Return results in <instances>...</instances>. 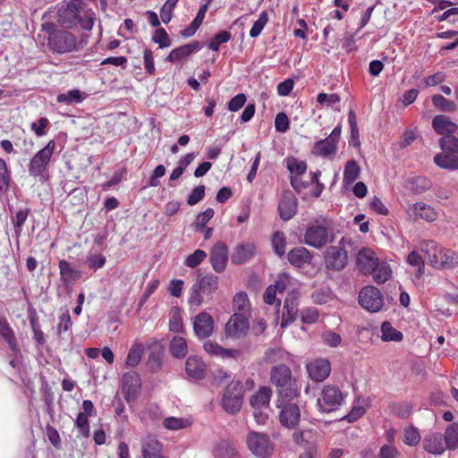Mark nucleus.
<instances>
[{
  "label": "nucleus",
  "instance_id": "nucleus-1",
  "mask_svg": "<svg viewBox=\"0 0 458 458\" xmlns=\"http://www.w3.org/2000/svg\"><path fill=\"white\" fill-rule=\"evenodd\" d=\"M95 21V13L82 0H71L59 12V25L73 29L80 25L85 30H91Z\"/></svg>",
  "mask_w": 458,
  "mask_h": 458
},
{
  "label": "nucleus",
  "instance_id": "nucleus-2",
  "mask_svg": "<svg viewBox=\"0 0 458 458\" xmlns=\"http://www.w3.org/2000/svg\"><path fill=\"white\" fill-rule=\"evenodd\" d=\"M269 376L270 382L276 388L277 403L292 402L300 394L297 380L287 365L279 364L272 367Z\"/></svg>",
  "mask_w": 458,
  "mask_h": 458
},
{
  "label": "nucleus",
  "instance_id": "nucleus-3",
  "mask_svg": "<svg viewBox=\"0 0 458 458\" xmlns=\"http://www.w3.org/2000/svg\"><path fill=\"white\" fill-rule=\"evenodd\" d=\"M244 387L241 381H231L223 390L221 406L228 414H236L243 403Z\"/></svg>",
  "mask_w": 458,
  "mask_h": 458
},
{
  "label": "nucleus",
  "instance_id": "nucleus-4",
  "mask_svg": "<svg viewBox=\"0 0 458 458\" xmlns=\"http://www.w3.org/2000/svg\"><path fill=\"white\" fill-rule=\"evenodd\" d=\"M346 396L347 394H344L339 386L330 384L326 385L318 398V407L323 412L335 411L344 404Z\"/></svg>",
  "mask_w": 458,
  "mask_h": 458
},
{
  "label": "nucleus",
  "instance_id": "nucleus-5",
  "mask_svg": "<svg viewBox=\"0 0 458 458\" xmlns=\"http://www.w3.org/2000/svg\"><path fill=\"white\" fill-rule=\"evenodd\" d=\"M325 267L327 270L342 271L348 263V253L344 247L329 246L323 253Z\"/></svg>",
  "mask_w": 458,
  "mask_h": 458
},
{
  "label": "nucleus",
  "instance_id": "nucleus-6",
  "mask_svg": "<svg viewBox=\"0 0 458 458\" xmlns=\"http://www.w3.org/2000/svg\"><path fill=\"white\" fill-rule=\"evenodd\" d=\"M359 303L369 312L379 311L384 305L382 293L375 286H365L359 293Z\"/></svg>",
  "mask_w": 458,
  "mask_h": 458
},
{
  "label": "nucleus",
  "instance_id": "nucleus-7",
  "mask_svg": "<svg viewBox=\"0 0 458 458\" xmlns=\"http://www.w3.org/2000/svg\"><path fill=\"white\" fill-rule=\"evenodd\" d=\"M246 443L250 451L258 457L264 458L272 450L270 439L264 433L250 431L246 437Z\"/></svg>",
  "mask_w": 458,
  "mask_h": 458
},
{
  "label": "nucleus",
  "instance_id": "nucleus-8",
  "mask_svg": "<svg viewBox=\"0 0 458 458\" xmlns=\"http://www.w3.org/2000/svg\"><path fill=\"white\" fill-rule=\"evenodd\" d=\"M55 142L51 140L32 157L29 165V173L36 177L42 175L55 149Z\"/></svg>",
  "mask_w": 458,
  "mask_h": 458
},
{
  "label": "nucleus",
  "instance_id": "nucleus-9",
  "mask_svg": "<svg viewBox=\"0 0 458 458\" xmlns=\"http://www.w3.org/2000/svg\"><path fill=\"white\" fill-rule=\"evenodd\" d=\"M140 389L141 379L137 372L130 371L123 376L121 390L128 403L133 402L138 398Z\"/></svg>",
  "mask_w": 458,
  "mask_h": 458
},
{
  "label": "nucleus",
  "instance_id": "nucleus-10",
  "mask_svg": "<svg viewBox=\"0 0 458 458\" xmlns=\"http://www.w3.org/2000/svg\"><path fill=\"white\" fill-rule=\"evenodd\" d=\"M250 329V323L247 316L233 314L225 324V333L226 337L240 339L246 335Z\"/></svg>",
  "mask_w": 458,
  "mask_h": 458
},
{
  "label": "nucleus",
  "instance_id": "nucleus-11",
  "mask_svg": "<svg viewBox=\"0 0 458 458\" xmlns=\"http://www.w3.org/2000/svg\"><path fill=\"white\" fill-rule=\"evenodd\" d=\"M277 407L281 408L279 420L283 426L288 428H294L300 422L301 411L296 403H277Z\"/></svg>",
  "mask_w": 458,
  "mask_h": 458
},
{
  "label": "nucleus",
  "instance_id": "nucleus-12",
  "mask_svg": "<svg viewBox=\"0 0 458 458\" xmlns=\"http://www.w3.org/2000/svg\"><path fill=\"white\" fill-rule=\"evenodd\" d=\"M299 312V298L297 293L292 292L287 294L283 306L281 327L285 328L297 318Z\"/></svg>",
  "mask_w": 458,
  "mask_h": 458
},
{
  "label": "nucleus",
  "instance_id": "nucleus-13",
  "mask_svg": "<svg viewBox=\"0 0 458 458\" xmlns=\"http://www.w3.org/2000/svg\"><path fill=\"white\" fill-rule=\"evenodd\" d=\"M192 326L195 335L205 339L213 334L215 322L209 313L202 311L193 318Z\"/></svg>",
  "mask_w": 458,
  "mask_h": 458
},
{
  "label": "nucleus",
  "instance_id": "nucleus-14",
  "mask_svg": "<svg viewBox=\"0 0 458 458\" xmlns=\"http://www.w3.org/2000/svg\"><path fill=\"white\" fill-rule=\"evenodd\" d=\"M406 213L408 216L413 220H425L427 222H434L438 217L437 211L431 206L424 202H416L410 206Z\"/></svg>",
  "mask_w": 458,
  "mask_h": 458
},
{
  "label": "nucleus",
  "instance_id": "nucleus-15",
  "mask_svg": "<svg viewBox=\"0 0 458 458\" xmlns=\"http://www.w3.org/2000/svg\"><path fill=\"white\" fill-rule=\"evenodd\" d=\"M140 453L142 458H167L163 453V444L152 435L141 438Z\"/></svg>",
  "mask_w": 458,
  "mask_h": 458
},
{
  "label": "nucleus",
  "instance_id": "nucleus-16",
  "mask_svg": "<svg viewBox=\"0 0 458 458\" xmlns=\"http://www.w3.org/2000/svg\"><path fill=\"white\" fill-rule=\"evenodd\" d=\"M327 240L328 231L323 225H311L307 228L304 234V242L316 249L324 247Z\"/></svg>",
  "mask_w": 458,
  "mask_h": 458
},
{
  "label": "nucleus",
  "instance_id": "nucleus-17",
  "mask_svg": "<svg viewBox=\"0 0 458 458\" xmlns=\"http://www.w3.org/2000/svg\"><path fill=\"white\" fill-rule=\"evenodd\" d=\"M209 261L217 273L225 271L228 261V248L225 242H216L210 250Z\"/></svg>",
  "mask_w": 458,
  "mask_h": 458
},
{
  "label": "nucleus",
  "instance_id": "nucleus-18",
  "mask_svg": "<svg viewBox=\"0 0 458 458\" xmlns=\"http://www.w3.org/2000/svg\"><path fill=\"white\" fill-rule=\"evenodd\" d=\"M306 369L313 381L322 382L329 377L331 364L327 359H317L308 363Z\"/></svg>",
  "mask_w": 458,
  "mask_h": 458
},
{
  "label": "nucleus",
  "instance_id": "nucleus-19",
  "mask_svg": "<svg viewBox=\"0 0 458 458\" xmlns=\"http://www.w3.org/2000/svg\"><path fill=\"white\" fill-rule=\"evenodd\" d=\"M377 263L378 259L373 250L364 248L359 251L357 266L363 274L373 273L375 268H377Z\"/></svg>",
  "mask_w": 458,
  "mask_h": 458
},
{
  "label": "nucleus",
  "instance_id": "nucleus-20",
  "mask_svg": "<svg viewBox=\"0 0 458 458\" xmlns=\"http://www.w3.org/2000/svg\"><path fill=\"white\" fill-rule=\"evenodd\" d=\"M280 217L288 221L293 218L297 212V199L292 192H285L278 204Z\"/></svg>",
  "mask_w": 458,
  "mask_h": 458
},
{
  "label": "nucleus",
  "instance_id": "nucleus-21",
  "mask_svg": "<svg viewBox=\"0 0 458 458\" xmlns=\"http://www.w3.org/2000/svg\"><path fill=\"white\" fill-rule=\"evenodd\" d=\"M432 127L438 134L444 136L453 135L458 130V125L449 116L437 114L432 119Z\"/></svg>",
  "mask_w": 458,
  "mask_h": 458
},
{
  "label": "nucleus",
  "instance_id": "nucleus-22",
  "mask_svg": "<svg viewBox=\"0 0 458 458\" xmlns=\"http://www.w3.org/2000/svg\"><path fill=\"white\" fill-rule=\"evenodd\" d=\"M311 252L305 247H295L287 253V259L289 263L298 268L304 267L309 265L312 260Z\"/></svg>",
  "mask_w": 458,
  "mask_h": 458
},
{
  "label": "nucleus",
  "instance_id": "nucleus-23",
  "mask_svg": "<svg viewBox=\"0 0 458 458\" xmlns=\"http://www.w3.org/2000/svg\"><path fill=\"white\" fill-rule=\"evenodd\" d=\"M338 150V145L328 137L316 141L311 148V154L315 157L327 158L334 157Z\"/></svg>",
  "mask_w": 458,
  "mask_h": 458
},
{
  "label": "nucleus",
  "instance_id": "nucleus-24",
  "mask_svg": "<svg viewBox=\"0 0 458 458\" xmlns=\"http://www.w3.org/2000/svg\"><path fill=\"white\" fill-rule=\"evenodd\" d=\"M199 47V41H193L179 47L173 49L165 57V61L170 63H178L185 60L192 53L197 51Z\"/></svg>",
  "mask_w": 458,
  "mask_h": 458
},
{
  "label": "nucleus",
  "instance_id": "nucleus-25",
  "mask_svg": "<svg viewBox=\"0 0 458 458\" xmlns=\"http://www.w3.org/2000/svg\"><path fill=\"white\" fill-rule=\"evenodd\" d=\"M148 348L150 350V352L147 365L151 372H157L162 367L164 348L157 340H154L151 344L148 345Z\"/></svg>",
  "mask_w": 458,
  "mask_h": 458
},
{
  "label": "nucleus",
  "instance_id": "nucleus-26",
  "mask_svg": "<svg viewBox=\"0 0 458 458\" xmlns=\"http://www.w3.org/2000/svg\"><path fill=\"white\" fill-rule=\"evenodd\" d=\"M256 252V245L253 242H243L235 247L232 255L233 264H243L250 260Z\"/></svg>",
  "mask_w": 458,
  "mask_h": 458
},
{
  "label": "nucleus",
  "instance_id": "nucleus-27",
  "mask_svg": "<svg viewBox=\"0 0 458 458\" xmlns=\"http://www.w3.org/2000/svg\"><path fill=\"white\" fill-rule=\"evenodd\" d=\"M186 374L194 379H202L206 375V365L198 356H190L185 362Z\"/></svg>",
  "mask_w": 458,
  "mask_h": 458
},
{
  "label": "nucleus",
  "instance_id": "nucleus-28",
  "mask_svg": "<svg viewBox=\"0 0 458 458\" xmlns=\"http://www.w3.org/2000/svg\"><path fill=\"white\" fill-rule=\"evenodd\" d=\"M422 445L425 451L432 454H442L447 449L439 433L427 435L422 441Z\"/></svg>",
  "mask_w": 458,
  "mask_h": 458
},
{
  "label": "nucleus",
  "instance_id": "nucleus-29",
  "mask_svg": "<svg viewBox=\"0 0 458 458\" xmlns=\"http://www.w3.org/2000/svg\"><path fill=\"white\" fill-rule=\"evenodd\" d=\"M204 350L211 356H216L223 359H237L240 355V351L236 349H227L219 345L213 341H207L204 344Z\"/></svg>",
  "mask_w": 458,
  "mask_h": 458
},
{
  "label": "nucleus",
  "instance_id": "nucleus-30",
  "mask_svg": "<svg viewBox=\"0 0 458 458\" xmlns=\"http://www.w3.org/2000/svg\"><path fill=\"white\" fill-rule=\"evenodd\" d=\"M420 249L427 255L429 264L436 268L443 248L433 240H423L420 242Z\"/></svg>",
  "mask_w": 458,
  "mask_h": 458
},
{
  "label": "nucleus",
  "instance_id": "nucleus-31",
  "mask_svg": "<svg viewBox=\"0 0 458 458\" xmlns=\"http://www.w3.org/2000/svg\"><path fill=\"white\" fill-rule=\"evenodd\" d=\"M79 50L77 38L70 31L59 30V54Z\"/></svg>",
  "mask_w": 458,
  "mask_h": 458
},
{
  "label": "nucleus",
  "instance_id": "nucleus-32",
  "mask_svg": "<svg viewBox=\"0 0 458 458\" xmlns=\"http://www.w3.org/2000/svg\"><path fill=\"white\" fill-rule=\"evenodd\" d=\"M432 186L431 181L425 176L410 177L405 182V187L415 194H421Z\"/></svg>",
  "mask_w": 458,
  "mask_h": 458
},
{
  "label": "nucleus",
  "instance_id": "nucleus-33",
  "mask_svg": "<svg viewBox=\"0 0 458 458\" xmlns=\"http://www.w3.org/2000/svg\"><path fill=\"white\" fill-rule=\"evenodd\" d=\"M434 163L442 169L458 170V157L450 153H438L434 157Z\"/></svg>",
  "mask_w": 458,
  "mask_h": 458
},
{
  "label": "nucleus",
  "instance_id": "nucleus-34",
  "mask_svg": "<svg viewBox=\"0 0 458 458\" xmlns=\"http://www.w3.org/2000/svg\"><path fill=\"white\" fill-rule=\"evenodd\" d=\"M272 395V390L268 386H261L259 390L251 396L250 404L258 410L268 406Z\"/></svg>",
  "mask_w": 458,
  "mask_h": 458
},
{
  "label": "nucleus",
  "instance_id": "nucleus-35",
  "mask_svg": "<svg viewBox=\"0 0 458 458\" xmlns=\"http://www.w3.org/2000/svg\"><path fill=\"white\" fill-rule=\"evenodd\" d=\"M169 351L173 357L183 359L188 353L187 341L182 336H174L170 341Z\"/></svg>",
  "mask_w": 458,
  "mask_h": 458
},
{
  "label": "nucleus",
  "instance_id": "nucleus-36",
  "mask_svg": "<svg viewBox=\"0 0 458 458\" xmlns=\"http://www.w3.org/2000/svg\"><path fill=\"white\" fill-rule=\"evenodd\" d=\"M360 167L355 160H349L345 164L343 182L345 186L352 184L360 176Z\"/></svg>",
  "mask_w": 458,
  "mask_h": 458
},
{
  "label": "nucleus",
  "instance_id": "nucleus-37",
  "mask_svg": "<svg viewBox=\"0 0 458 458\" xmlns=\"http://www.w3.org/2000/svg\"><path fill=\"white\" fill-rule=\"evenodd\" d=\"M169 330L174 333L184 334L185 328L182 322L181 309L172 307L169 312Z\"/></svg>",
  "mask_w": 458,
  "mask_h": 458
},
{
  "label": "nucleus",
  "instance_id": "nucleus-38",
  "mask_svg": "<svg viewBox=\"0 0 458 458\" xmlns=\"http://www.w3.org/2000/svg\"><path fill=\"white\" fill-rule=\"evenodd\" d=\"M195 285L201 290L203 294L210 295L218 287V277L216 276L208 274L202 276Z\"/></svg>",
  "mask_w": 458,
  "mask_h": 458
},
{
  "label": "nucleus",
  "instance_id": "nucleus-39",
  "mask_svg": "<svg viewBox=\"0 0 458 458\" xmlns=\"http://www.w3.org/2000/svg\"><path fill=\"white\" fill-rule=\"evenodd\" d=\"M439 258V264L436 268H454L458 266V254L451 250L442 249Z\"/></svg>",
  "mask_w": 458,
  "mask_h": 458
},
{
  "label": "nucleus",
  "instance_id": "nucleus-40",
  "mask_svg": "<svg viewBox=\"0 0 458 458\" xmlns=\"http://www.w3.org/2000/svg\"><path fill=\"white\" fill-rule=\"evenodd\" d=\"M233 308L235 311L234 314H241L247 316L250 310V303L248 295L244 292H240L235 294L233 300Z\"/></svg>",
  "mask_w": 458,
  "mask_h": 458
},
{
  "label": "nucleus",
  "instance_id": "nucleus-41",
  "mask_svg": "<svg viewBox=\"0 0 458 458\" xmlns=\"http://www.w3.org/2000/svg\"><path fill=\"white\" fill-rule=\"evenodd\" d=\"M0 335L12 351H17V342L14 333L7 320L3 318H0Z\"/></svg>",
  "mask_w": 458,
  "mask_h": 458
},
{
  "label": "nucleus",
  "instance_id": "nucleus-42",
  "mask_svg": "<svg viewBox=\"0 0 458 458\" xmlns=\"http://www.w3.org/2000/svg\"><path fill=\"white\" fill-rule=\"evenodd\" d=\"M145 347L142 344L135 342L131 347L125 360V363L129 367H136L141 360Z\"/></svg>",
  "mask_w": 458,
  "mask_h": 458
},
{
  "label": "nucleus",
  "instance_id": "nucleus-43",
  "mask_svg": "<svg viewBox=\"0 0 458 458\" xmlns=\"http://www.w3.org/2000/svg\"><path fill=\"white\" fill-rule=\"evenodd\" d=\"M381 339L384 342H400L403 338V335L401 331L393 327L392 324L388 321H384L381 325Z\"/></svg>",
  "mask_w": 458,
  "mask_h": 458
},
{
  "label": "nucleus",
  "instance_id": "nucleus-44",
  "mask_svg": "<svg viewBox=\"0 0 458 458\" xmlns=\"http://www.w3.org/2000/svg\"><path fill=\"white\" fill-rule=\"evenodd\" d=\"M12 182V171L6 162L0 157V194L9 191Z\"/></svg>",
  "mask_w": 458,
  "mask_h": 458
},
{
  "label": "nucleus",
  "instance_id": "nucleus-45",
  "mask_svg": "<svg viewBox=\"0 0 458 458\" xmlns=\"http://www.w3.org/2000/svg\"><path fill=\"white\" fill-rule=\"evenodd\" d=\"M445 444L448 450L458 448V423L450 424L445 432Z\"/></svg>",
  "mask_w": 458,
  "mask_h": 458
},
{
  "label": "nucleus",
  "instance_id": "nucleus-46",
  "mask_svg": "<svg viewBox=\"0 0 458 458\" xmlns=\"http://www.w3.org/2000/svg\"><path fill=\"white\" fill-rule=\"evenodd\" d=\"M370 274L376 283L384 284L391 277L392 269L386 263H377V268Z\"/></svg>",
  "mask_w": 458,
  "mask_h": 458
},
{
  "label": "nucleus",
  "instance_id": "nucleus-47",
  "mask_svg": "<svg viewBox=\"0 0 458 458\" xmlns=\"http://www.w3.org/2000/svg\"><path fill=\"white\" fill-rule=\"evenodd\" d=\"M439 146L444 152L458 157V138L454 134L440 138Z\"/></svg>",
  "mask_w": 458,
  "mask_h": 458
},
{
  "label": "nucleus",
  "instance_id": "nucleus-48",
  "mask_svg": "<svg viewBox=\"0 0 458 458\" xmlns=\"http://www.w3.org/2000/svg\"><path fill=\"white\" fill-rule=\"evenodd\" d=\"M432 104L433 106L443 112H454L457 109L456 104L445 98L442 95H434L432 97Z\"/></svg>",
  "mask_w": 458,
  "mask_h": 458
},
{
  "label": "nucleus",
  "instance_id": "nucleus-49",
  "mask_svg": "<svg viewBox=\"0 0 458 458\" xmlns=\"http://www.w3.org/2000/svg\"><path fill=\"white\" fill-rule=\"evenodd\" d=\"M406 261L410 266L417 267L415 273L417 278H420L424 275V260L416 250H412L408 254Z\"/></svg>",
  "mask_w": 458,
  "mask_h": 458
},
{
  "label": "nucleus",
  "instance_id": "nucleus-50",
  "mask_svg": "<svg viewBox=\"0 0 458 458\" xmlns=\"http://www.w3.org/2000/svg\"><path fill=\"white\" fill-rule=\"evenodd\" d=\"M273 250L276 255L282 257L286 250V238L283 232H276L271 239Z\"/></svg>",
  "mask_w": 458,
  "mask_h": 458
},
{
  "label": "nucleus",
  "instance_id": "nucleus-51",
  "mask_svg": "<svg viewBox=\"0 0 458 458\" xmlns=\"http://www.w3.org/2000/svg\"><path fill=\"white\" fill-rule=\"evenodd\" d=\"M214 209L211 208H208L205 211L199 213L195 222L193 223V227L196 232H202L208 222L214 216Z\"/></svg>",
  "mask_w": 458,
  "mask_h": 458
},
{
  "label": "nucleus",
  "instance_id": "nucleus-52",
  "mask_svg": "<svg viewBox=\"0 0 458 458\" xmlns=\"http://www.w3.org/2000/svg\"><path fill=\"white\" fill-rule=\"evenodd\" d=\"M287 168L291 174H294V176L299 177L306 172L307 164L305 161H300L295 157H290L287 159Z\"/></svg>",
  "mask_w": 458,
  "mask_h": 458
},
{
  "label": "nucleus",
  "instance_id": "nucleus-53",
  "mask_svg": "<svg viewBox=\"0 0 458 458\" xmlns=\"http://www.w3.org/2000/svg\"><path fill=\"white\" fill-rule=\"evenodd\" d=\"M189 425V420L182 418L169 417L163 420V426L171 430L185 428Z\"/></svg>",
  "mask_w": 458,
  "mask_h": 458
},
{
  "label": "nucleus",
  "instance_id": "nucleus-54",
  "mask_svg": "<svg viewBox=\"0 0 458 458\" xmlns=\"http://www.w3.org/2000/svg\"><path fill=\"white\" fill-rule=\"evenodd\" d=\"M215 455L216 458H222L223 456L233 458L235 450L228 442L221 441L215 448Z\"/></svg>",
  "mask_w": 458,
  "mask_h": 458
},
{
  "label": "nucleus",
  "instance_id": "nucleus-55",
  "mask_svg": "<svg viewBox=\"0 0 458 458\" xmlns=\"http://www.w3.org/2000/svg\"><path fill=\"white\" fill-rule=\"evenodd\" d=\"M268 21V16L267 12L263 11L259 13L258 20L254 22L252 25L250 30V38H257L259 36L261 31L263 30L264 27Z\"/></svg>",
  "mask_w": 458,
  "mask_h": 458
},
{
  "label": "nucleus",
  "instance_id": "nucleus-56",
  "mask_svg": "<svg viewBox=\"0 0 458 458\" xmlns=\"http://www.w3.org/2000/svg\"><path fill=\"white\" fill-rule=\"evenodd\" d=\"M206 258V251L198 249L185 259L184 265L188 267L194 268L199 266Z\"/></svg>",
  "mask_w": 458,
  "mask_h": 458
},
{
  "label": "nucleus",
  "instance_id": "nucleus-57",
  "mask_svg": "<svg viewBox=\"0 0 458 458\" xmlns=\"http://www.w3.org/2000/svg\"><path fill=\"white\" fill-rule=\"evenodd\" d=\"M43 30L47 35L48 46L55 52L57 50V41L55 34V25L53 22H46L42 24Z\"/></svg>",
  "mask_w": 458,
  "mask_h": 458
},
{
  "label": "nucleus",
  "instance_id": "nucleus-58",
  "mask_svg": "<svg viewBox=\"0 0 458 458\" xmlns=\"http://www.w3.org/2000/svg\"><path fill=\"white\" fill-rule=\"evenodd\" d=\"M188 302L191 309H197L204 302L203 293L195 284H193L191 289Z\"/></svg>",
  "mask_w": 458,
  "mask_h": 458
},
{
  "label": "nucleus",
  "instance_id": "nucleus-59",
  "mask_svg": "<svg viewBox=\"0 0 458 458\" xmlns=\"http://www.w3.org/2000/svg\"><path fill=\"white\" fill-rule=\"evenodd\" d=\"M420 440V435L418 429L414 427H408L403 432V442L411 446H414L419 444Z\"/></svg>",
  "mask_w": 458,
  "mask_h": 458
},
{
  "label": "nucleus",
  "instance_id": "nucleus-60",
  "mask_svg": "<svg viewBox=\"0 0 458 458\" xmlns=\"http://www.w3.org/2000/svg\"><path fill=\"white\" fill-rule=\"evenodd\" d=\"M84 99L79 89H71L66 94H59V102L67 104L81 103Z\"/></svg>",
  "mask_w": 458,
  "mask_h": 458
},
{
  "label": "nucleus",
  "instance_id": "nucleus-61",
  "mask_svg": "<svg viewBox=\"0 0 458 458\" xmlns=\"http://www.w3.org/2000/svg\"><path fill=\"white\" fill-rule=\"evenodd\" d=\"M152 40L158 44L160 48L171 46V39L169 38L165 30L163 28H159L155 31Z\"/></svg>",
  "mask_w": 458,
  "mask_h": 458
},
{
  "label": "nucleus",
  "instance_id": "nucleus-62",
  "mask_svg": "<svg viewBox=\"0 0 458 458\" xmlns=\"http://www.w3.org/2000/svg\"><path fill=\"white\" fill-rule=\"evenodd\" d=\"M178 0H166L160 10V18L164 23H168L172 19V13Z\"/></svg>",
  "mask_w": 458,
  "mask_h": 458
},
{
  "label": "nucleus",
  "instance_id": "nucleus-63",
  "mask_svg": "<svg viewBox=\"0 0 458 458\" xmlns=\"http://www.w3.org/2000/svg\"><path fill=\"white\" fill-rule=\"evenodd\" d=\"M318 316V310L316 308H307L301 311V320L304 324L315 323Z\"/></svg>",
  "mask_w": 458,
  "mask_h": 458
},
{
  "label": "nucleus",
  "instance_id": "nucleus-64",
  "mask_svg": "<svg viewBox=\"0 0 458 458\" xmlns=\"http://www.w3.org/2000/svg\"><path fill=\"white\" fill-rule=\"evenodd\" d=\"M291 276L286 272H281L274 284H271L279 293H282L286 289L287 285L290 284Z\"/></svg>",
  "mask_w": 458,
  "mask_h": 458
}]
</instances>
